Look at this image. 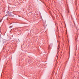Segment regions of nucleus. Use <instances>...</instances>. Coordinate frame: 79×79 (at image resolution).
Wrapping results in <instances>:
<instances>
[{"label":"nucleus","mask_w":79,"mask_h":79,"mask_svg":"<svg viewBox=\"0 0 79 79\" xmlns=\"http://www.w3.org/2000/svg\"><path fill=\"white\" fill-rule=\"evenodd\" d=\"M10 12L9 11H7V15L5 16H10Z\"/></svg>","instance_id":"1"},{"label":"nucleus","mask_w":79,"mask_h":79,"mask_svg":"<svg viewBox=\"0 0 79 79\" xmlns=\"http://www.w3.org/2000/svg\"><path fill=\"white\" fill-rule=\"evenodd\" d=\"M13 27V26H11L9 27V28H11V27Z\"/></svg>","instance_id":"2"},{"label":"nucleus","mask_w":79,"mask_h":79,"mask_svg":"<svg viewBox=\"0 0 79 79\" xmlns=\"http://www.w3.org/2000/svg\"><path fill=\"white\" fill-rule=\"evenodd\" d=\"M49 47H50V45H49Z\"/></svg>","instance_id":"3"},{"label":"nucleus","mask_w":79,"mask_h":79,"mask_svg":"<svg viewBox=\"0 0 79 79\" xmlns=\"http://www.w3.org/2000/svg\"><path fill=\"white\" fill-rule=\"evenodd\" d=\"M61 58V57H60V58Z\"/></svg>","instance_id":"4"}]
</instances>
